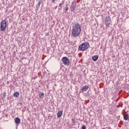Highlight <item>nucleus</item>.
<instances>
[{"mask_svg":"<svg viewBox=\"0 0 129 129\" xmlns=\"http://www.w3.org/2000/svg\"><path fill=\"white\" fill-rule=\"evenodd\" d=\"M81 33V26L78 23H75L74 25H73L72 28V36L73 37H78Z\"/></svg>","mask_w":129,"mask_h":129,"instance_id":"f257e3e1","label":"nucleus"},{"mask_svg":"<svg viewBox=\"0 0 129 129\" xmlns=\"http://www.w3.org/2000/svg\"><path fill=\"white\" fill-rule=\"evenodd\" d=\"M89 48V42H84L82 43L78 48L79 51H86Z\"/></svg>","mask_w":129,"mask_h":129,"instance_id":"f03ea898","label":"nucleus"},{"mask_svg":"<svg viewBox=\"0 0 129 129\" xmlns=\"http://www.w3.org/2000/svg\"><path fill=\"white\" fill-rule=\"evenodd\" d=\"M61 61L63 65H65V66H69V64H70V59H69L68 57L66 56L62 57Z\"/></svg>","mask_w":129,"mask_h":129,"instance_id":"7ed1b4c3","label":"nucleus"},{"mask_svg":"<svg viewBox=\"0 0 129 129\" xmlns=\"http://www.w3.org/2000/svg\"><path fill=\"white\" fill-rule=\"evenodd\" d=\"M0 28L1 30L3 32L6 31V29H7V21L6 20H3L1 22Z\"/></svg>","mask_w":129,"mask_h":129,"instance_id":"20e7f679","label":"nucleus"},{"mask_svg":"<svg viewBox=\"0 0 129 129\" xmlns=\"http://www.w3.org/2000/svg\"><path fill=\"white\" fill-rule=\"evenodd\" d=\"M105 24L106 27H109L110 24H111V19L109 16H107L106 17L105 19Z\"/></svg>","mask_w":129,"mask_h":129,"instance_id":"39448f33","label":"nucleus"},{"mask_svg":"<svg viewBox=\"0 0 129 129\" xmlns=\"http://www.w3.org/2000/svg\"><path fill=\"white\" fill-rule=\"evenodd\" d=\"M76 8V1H73L70 7V9L72 12H74V11H75Z\"/></svg>","mask_w":129,"mask_h":129,"instance_id":"423d86ee","label":"nucleus"},{"mask_svg":"<svg viewBox=\"0 0 129 129\" xmlns=\"http://www.w3.org/2000/svg\"><path fill=\"white\" fill-rule=\"evenodd\" d=\"M88 88H89V87L87 85H85V86H83L81 90L83 92H85V91H87V90H88Z\"/></svg>","mask_w":129,"mask_h":129,"instance_id":"0eeeda50","label":"nucleus"},{"mask_svg":"<svg viewBox=\"0 0 129 129\" xmlns=\"http://www.w3.org/2000/svg\"><path fill=\"white\" fill-rule=\"evenodd\" d=\"M62 114H63V111L59 110L57 112V117L58 118H60V117H61V116H62Z\"/></svg>","mask_w":129,"mask_h":129,"instance_id":"6e6552de","label":"nucleus"},{"mask_svg":"<svg viewBox=\"0 0 129 129\" xmlns=\"http://www.w3.org/2000/svg\"><path fill=\"white\" fill-rule=\"evenodd\" d=\"M98 57L99 56L98 55H95L92 56V59L93 61L95 62V61H97V60H98Z\"/></svg>","mask_w":129,"mask_h":129,"instance_id":"1a4fd4ad","label":"nucleus"},{"mask_svg":"<svg viewBox=\"0 0 129 129\" xmlns=\"http://www.w3.org/2000/svg\"><path fill=\"white\" fill-rule=\"evenodd\" d=\"M15 121L16 124H19V123H21V119L19 117H17L15 119Z\"/></svg>","mask_w":129,"mask_h":129,"instance_id":"9d476101","label":"nucleus"},{"mask_svg":"<svg viewBox=\"0 0 129 129\" xmlns=\"http://www.w3.org/2000/svg\"><path fill=\"white\" fill-rule=\"evenodd\" d=\"M13 95L14 97H19V96H20V93H19V92H16Z\"/></svg>","mask_w":129,"mask_h":129,"instance_id":"9b49d317","label":"nucleus"},{"mask_svg":"<svg viewBox=\"0 0 129 129\" xmlns=\"http://www.w3.org/2000/svg\"><path fill=\"white\" fill-rule=\"evenodd\" d=\"M123 119L124 120H127V119H128V114H126L125 116H124Z\"/></svg>","mask_w":129,"mask_h":129,"instance_id":"f8f14e48","label":"nucleus"},{"mask_svg":"<svg viewBox=\"0 0 129 129\" xmlns=\"http://www.w3.org/2000/svg\"><path fill=\"white\" fill-rule=\"evenodd\" d=\"M69 9V8L68 7V5H67L64 8L65 13H66V12H68Z\"/></svg>","mask_w":129,"mask_h":129,"instance_id":"ddd939ff","label":"nucleus"},{"mask_svg":"<svg viewBox=\"0 0 129 129\" xmlns=\"http://www.w3.org/2000/svg\"><path fill=\"white\" fill-rule=\"evenodd\" d=\"M41 4H42V1H39L38 2V3L37 4V7H40V6H41Z\"/></svg>","mask_w":129,"mask_h":129,"instance_id":"4468645a","label":"nucleus"},{"mask_svg":"<svg viewBox=\"0 0 129 129\" xmlns=\"http://www.w3.org/2000/svg\"><path fill=\"white\" fill-rule=\"evenodd\" d=\"M6 96H7V93L6 92H4L3 93V97H4V98H6Z\"/></svg>","mask_w":129,"mask_h":129,"instance_id":"2eb2a0df","label":"nucleus"},{"mask_svg":"<svg viewBox=\"0 0 129 129\" xmlns=\"http://www.w3.org/2000/svg\"><path fill=\"white\" fill-rule=\"evenodd\" d=\"M42 96H44V93H41L39 95V98H41Z\"/></svg>","mask_w":129,"mask_h":129,"instance_id":"dca6fc26","label":"nucleus"},{"mask_svg":"<svg viewBox=\"0 0 129 129\" xmlns=\"http://www.w3.org/2000/svg\"><path fill=\"white\" fill-rule=\"evenodd\" d=\"M72 121L73 123H75V119H72Z\"/></svg>","mask_w":129,"mask_h":129,"instance_id":"f3484780","label":"nucleus"},{"mask_svg":"<svg viewBox=\"0 0 129 129\" xmlns=\"http://www.w3.org/2000/svg\"><path fill=\"white\" fill-rule=\"evenodd\" d=\"M82 129H86V127L85 126H82Z\"/></svg>","mask_w":129,"mask_h":129,"instance_id":"a211bd4d","label":"nucleus"},{"mask_svg":"<svg viewBox=\"0 0 129 129\" xmlns=\"http://www.w3.org/2000/svg\"><path fill=\"white\" fill-rule=\"evenodd\" d=\"M59 7L61 8V6H62V3H60L59 4Z\"/></svg>","mask_w":129,"mask_h":129,"instance_id":"6ab92c4d","label":"nucleus"},{"mask_svg":"<svg viewBox=\"0 0 129 129\" xmlns=\"http://www.w3.org/2000/svg\"><path fill=\"white\" fill-rule=\"evenodd\" d=\"M55 1H56V0H52V3H54V2H55Z\"/></svg>","mask_w":129,"mask_h":129,"instance_id":"aec40b11","label":"nucleus"},{"mask_svg":"<svg viewBox=\"0 0 129 129\" xmlns=\"http://www.w3.org/2000/svg\"><path fill=\"white\" fill-rule=\"evenodd\" d=\"M117 107H119V105H117Z\"/></svg>","mask_w":129,"mask_h":129,"instance_id":"412c9836","label":"nucleus"}]
</instances>
